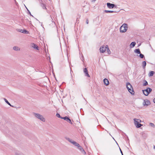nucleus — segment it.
<instances>
[{
	"label": "nucleus",
	"instance_id": "f257e3e1",
	"mask_svg": "<svg viewBox=\"0 0 155 155\" xmlns=\"http://www.w3.org/2000/svg\"><path fill=\"white\" fill-rule=\"evenodd\" d=\"M126 87L128 91L132 94H134V92L133 88L129 82H127L126 84Z\"/></svg>",
	"mask_w": 155,
	"mask_h": 155
},
{
	"label": "nucleus",
	"instance_id": "f03ea898",
	"mask_svg": "<svg viewBox=\"0 0 155 155\" xmlns=\"http://www.w3.org/2000/svg\"><path fill=\"white\" fill-rule=\"evenodd\" d=\"M127 25L124 24L120 28V31L121 32L124 33L126 32L127 29Z\"/></svg>",
	"mask_w": 155,
	"mask_h": 155
},
{
	"label": "nucleus",
	"instance_id": "7ed1b4c3",
	"mask_svg": "<svg viewBox=\"0 0 155 155\" xmlns=\"http://www.w3.org/2000/svg\"><path fill=\"white\" fill-rule=\"evenodd\" d=\"M152 91V89L149 87H147L146 89L142 90L143 94L146 96H148Z\"/></svg>",
	"mask_w": 155,
	"mask_h": 155
},
{
	"label": "nucleus",
	"instance_id": "20e7f679",
	"mask_svg": "<svg viewBox=\"0 0 155 155\" xmlns=\"http://www.w3.org/2000/svg\"><path fill=\"white\" fill-rule=\"evenodd\" d=\"M76 144H74V145L75 146H77L78 147V149L81 151L82 153L84 155L86 154V152L83 149L82 147L80 145L79 143L76 142Z\"/></svg>",
	"mask_w": 155,
	"mask_h": 155
},
{
	"label": "nucleus",
	"instance_id": "39448f33",
	"mask_svg": "<svg viewBox=\"0 0 155 155\" xmlns=\"http://www.w3.org/2000/svg\"><path fill=\"white\" fill-rule=\"evenodd\" d=\"M34 115L35 117L40 119L41 120L44 122L45 121V119L43 117V116L41 114H38L34 113Z\"/></svg>",
	"mask_w": 155,
	"mask_h": 155
},
{
	"label": "nucleus",
	"instance_id": "423d86ee",
	"mask_svg": "<svg viewBox=\"0 0 155 155\" xmlns=\"http://www.w3.org/2000/svg\"><path fill=\"white\" fill-rule=\"evenodd\" d=\"M83 7L84 11L85 13L87 12L89 9V5L86 3V5H83Z\"/></svg>",
	"mask_w": 155,
	"mask_h": 155
},
{
	"label": "nucleus",
	"instance_id": "0eeeda50",
	"mask_svg": "<svg viewBox=\"0 0 155 155\" xmlns=\"http://www.w3.org/2000/svg\"><path fill=\"white\" fill-rule=\"evenodd\" d=\"M107 48H108V45H106L105 46L103 45L101 47L100 49V52L102 53H104L107 50Z\"/></svg>",
	"mask_w": 155,
	"mask_h": 155
},
{
	"label": "nucleus",
	"instance_id": "6e6552de",
	"mask_svg": "<svg viewBox=\"0 0 155 155\" xmlns=\"http://www.w3.org/2000/svg\"><path fill=\"white\" fill-rule=\"evenodd\" d=\"M143 104L144 106H148L150 104V102L149 100L148 99H145L144 100Z\"/></svg>",
	"mask_w": 155,
	"mask_h": 155
},
{
	"label": "nucleus",
	"instance_id": "1a4fd4ad",
	"mask_svg": "<svg viewBox=\"0 0 155 155\" xmlns=\"http://www.w3.org/2000/svg\"><path fill=\"white\" fill-rule=\"evenodd\" d=\"M107 7L110 8H113L114 7L116 8V7L115 4H111L109 2L107 3Z\"/></svg>",
	"mask_w": 155,
	"mask_h": 155
},
{
	"label": "nucleus",
	"instance_id": "9d476101",
	"mask_svg": "<svg viewBox=\"0 0 155 155\" xmlns=\"http://www.w3.org/2000/svg\"><path fill=\"white\" fill-rule=\"evenodd\" d=\"M65 138L67 140L73 144L74 145V144H77L76 142L73 140H72L70 139L69 138L65 137Z\"/></svg>",
	"mask_w": 155,
	"mask_h": 155
},
{
	"label": "nucleus",
	"instance_id": "9b49d317",
	"mask_svg": "<svg viewBox=\"0 0 155 155\" xmlns=\"http://www.w3.org/2000/svg\"><path fill=\"white\" fill-rule=\"evenodd\" d=\"M84 72L85 73V75L88 77H90V75L88 74V71L86 68H84Z\"/></svg>",
	"mask_w": 155,
	"mask_h": 155
},
{
	"label": "nucleus",
	"instance_id": "f8f14e48",
	"mask_svg": "<svg viewBox=\"0 0 155 155\" xmlns=\"http://www.w3.org/2000/svg\"><path fill=\"white\" fill-rule=\"evenodd\" d=\"M40 6L43 9H45L46 10V11L48 13H49L48 10L47 9V8L44 4L43 3H40Z\"/></svg>",
	"mask_w": 155,
	"mask_h": 155
},
{
	"label": "nucleus",
	"instance_id": "ddd939ff",
	"mask_svg": "<svg viewBox=\"0 0 155 155\" xmlns=\"http://www.w3.org/2000/svg\"><path fill=\"white\" fill-rule=\"evenodd\" d=\"M31 47L37 50H38V47L37 45L33 43L31 44Z\"/></svg>",
	"mask_w": 155,
	"mask_h": 155
},
{
	"label": "nucleus",
	"instance_id": "4468645a",
	"mask_svg": "<svg viewBox=\"0 0 155 155\" xmlns=\"http://www.w3.org/2000/svg\"><path fill=\"white\" fill-rule=\"evenodd\" d=\"M104 83V84H105L106 86L108 85L109 83L108 80L106 78H105L103 80Z\"/></svg>",
	"mask_w": 155,
	"mask_h": 155
},
{
	"label": "nucleus",
	"instance_id": "2eb2a0df",
	"mask_svg": "<svg viewBox=\"0 0 155 155\" xmlns=\"http://www.w3.org/2000/svg\"><path fill=\"white\" fill-rule=\"evenodd\" d=\"M119 11H109V10H105L104 12L106 13H117L118 12H119Z\"/></svg>",
	"mask_w": 155,
	"mask_h": 155
},
{
	"label": "nucleus",
	"instance_id": "dca6fc26",
	"mask_svg": "<svg viewBox=\"0 0 155 155\" xmlns=\"http://www.w3.org/2000/svg\"><path fill=\"white\" fill-rule=\"evenodd\" d=\"M13 49L15 51H19L20 48L18 46H15L13 47Z\"/></svg>",
	"mask_w": 155,
	"mask_h": 155
},
{
	"label": "nucleus",
	"instance_id": "f3484780",
	"mask_svg": "<svg viewBox=\"0 0 155 155\" xmlns=\"http://www.w3.org/2000/svg\"><path fill=\"white\" fill-rule=\"evenodd\" d=\"M142 65L143 69H145L146 65V62L145 61H143L142 63Z\"/></svg>",
	"mask_w": 155,
	"mask_h": 155
},
{
	"label": "nucleus",
	"instance_id": "a211bd4d",
	"mask_svg": "<svg viewBox=\"0 0 155 155\" xmlns=\"http://www.w3.org/2000/svg\"><path fill=\"white\" fill-rule=\"evenodd\" d=\"M134 52L137 54H140V50L139 48L136 49L134 50Z\"/></svg>",
	"mask_w": 155,
	"mask_h": 155
},
{
	"label": "nucleus",
	"instance_id": "6ab92c4d",
	"mask_svg": "<svg viewBox=\"0 0 155 155\" xmlns=\"http://www.w3.org/2000/svg\"><path fill=\"white\" fill-rule=\"evenodd\" d=\"M136 44V43L135 42H132L130 45V48H133L135 46Z\"/></svg>",
	"mask_w": 155,
	"mask_h": 155
},
{
	"label": "nucleus",
	"instance_id": "aec40b11",
	"mask_svg": "<svg viewBox=\"0 0 155 155\" xmlns=\"http://www.w3.org/2000/svg\"><path fill=\"white\" fill-rule=\"evenodd\" d=\"M4 100L5 101V102L7 103L8 105H10V106H11V107H14L8 101V100L5 98H4Z\"/></svg>",
	"mask_w": 155,
	"mask_h": 155
},
{
	"label": "nucleus",
	"instance_id": "412c9836",
	"mask_svg": "<svg viewBox=\"0 0 155 155\" xmlns=\"http://www.w3.org/2000/svg\"><path fill=\"white\" fill-rule=\"evenodd\" d=\"M154 73H155V72L154 71H151L149 72V73L148 74V75L149 77L152 76L153 75V74H154Z\"/></svg>",
	"mask_w": 155,
	"mask_h": 155
},
{
	"label": "nucleus",
	"instance_id": "4be33fe9",
	"mask_svg": "<svg viewBox=\"0 0 155 155\" xmlns=\"http://www.w3.org/2000/svg\"><path fill=\"white\" fill-rule=\"evenodd\" d=\"M140 54L139 55H137V56H138L139 57L141 58H144L145 59L144 56L143 54H141V52L140 53V54Z\"/></svg>",
	"mask_w": 155,
	"mask_h": 155
},
{
	"label": "nucleus",
	"instance_id": "5701e85b",
	"mask_svg": "<svg viewBox=\"0 0 155 155\" xmlns=\"http://www.w3.org/2000/svg\"><path fill=\"white\" fill-rule=\"evenodd\" d=\"M137 128H140L143 126V125L140 123H138L136 125H135Z\"/></svg>",
	"mask_w": 155,
	"mask_h": 155
},
{
	"label": "nucleus",
	"instance_id": "b1692460",
	"mask_svg": "<svg viewBox=\"0 0 155 155\" xmlns=\"http://www.w3.org/2000/svg\"><path fill=\"white\" fill-rule=\"evenodd\" d=\"M68 122L71 124H73L71 121V120L68 117V118L67 119V120H66Z\"/></svg>",
	"mask_w": 155,
	"mask_h": 155
},
{
	"label": "nucleus",
	"instance_id": "393cba45",
	"mask_svg": "<svg viewBox=\"0 0 155 155\" xmlns=\"http://www.w3.org/2000/svg\"><path fill=\"white\" fill-rule=\"evenodd\" d=\"M134 124L135 125H136L137 124H138V120H137V119H136V118H134Z\"/></svg>",
	"mask_w": 155,
	"mask_h": 155
},
{
	"label": "nucleus",
	"instance_id": "a878e982",
	"mask_svg": "<svg viewBox=\"0 0 155 155\" xmlns=\"http://www.w3.org/2000/svg\"><path fill=\"white\" fill-rule=\"evenodd\" d=\"M22 33L24 34H27L28 33V31L25 29L23 30V31H22Z\"/></svg>",
	"mask_w": 155,
	"mask_h": 155
},
{
	"label": "nucleus",
	"instance_id": "bb28decb",
	"mask_svg": "<svg viewBox=\"0 0 155 155\" xmlns=\"http://www.w3.org/2000/svg\"><path fill=\"white\" fill-rule=\"evenodd\" d=\"M144 82L143 83V86H146L148 85V82L147 81H146V80H144Z\"/></svg>",
	"mask_w": 155,
	"mask_h": 155
},
{
	"label": "nucleus",
	"instance_id": "cd10ccee",
	"mask_svg": "<svg viewBox=\"0 0 155 155\" xmlns=\"http://www.w3.org/2000/svg\"><path fill=\"white\" fill-rule=\"evenodd\" d=\"M56 116L57 117L59 118H60L61 119V118L62 117L60 116V114L59 113H58L56 114Z\"/></svg>",
	"mask_w": 155,
	"mask_h": 155
},
{
	"label": "nucleus",
	"instance_id": "c85d7f7f",
	"mask_svg": "<svg viewBox=\"0 0 155 155\" xmlns=\"http://www.w3.org/2000/svg\"><path fill=\"white\" fill-rule=\"evenodd\" d=\"M68 117L67 116H65L64 117H62L61 118V119H64V120H66L68 118Z\"/></svg>",
	"mask_w": 155,
	"mask_h": 155
},
{
	"label": "nucleus",
	"instance_id": "c756f323",
	"mask_svg": "<svg viewBox=\"0 0 155 155\" xmlns=\"http://www.w3.org/2000/svg\"><path fill=\"white\" fill-rule=\"evenodd\" d=\"M150 125L152 127H155V125H154V124L153 123H150Z\"/></svg>",
	"mask_w": 155,
	"mask_h": 155
},
{
	"label": "nucleus",
	"instance_id": "7c9ffc66",
	"mask_svg": "<svg viewBox=\"0 0 155 155\" xmlns=\"http://www.w3.org/2000/svg\"><path fill=\"white\" fill-rule=\"evenodd\" d=\"M107 52L109 54H110L111 53L109 49L108 48H108H107Z\"/></svg>",
	"mask_w": 155,
	"mask_h": 155
},
{
	"label": "nucleus",
	"instance_id": "2f4dec72",
	"mask_svg": "<svg viewBox=\"0 0 155 155\" xmlns=\"http://www.w3.org/2000/svg\"><path fill=\"white\" fill-rule=\"evenodd\" d=\"M80 17V15L78 14L77 16V21H78V19Z\"/></svg>",
	"mask_w": 155,
	"mask_h": 155
},
{
	"label": "nucleus",
	"instance_id": "473e14b6",
	"mask_svg": "<svg viewBox=\"0 0 155 155\" xmlns=\"http://www.w3.org/2000/svg\"><path fill=\"white\" fill-rule=\"evenodd\" d=\"M88 22H89L88 20V19H87L86 20V24H88Z\"/></svg>",
	"mask_w": 155,
	"mask_h": 155
},
{
	"label": "nucleus",
	"instance_id": "72a5a7b5",
	"mask_svg": "<svg viewBox=\"0 0 155 155\" xmlns=\"http://www.w3.org/2000/svg\"><path fill=\"white\" fill-rule=\"evenodd\" d=\"M18 30H19L18 31L19 32H21L22 33V31H23V30L21 29H19Z\"/></svg>",
	"mask_w": 155,
	"mask_h": 155
},
{
	"label": "nucleus",
	"instance_id": "f704fd0d",
	"mask_svg": "<svg viewBox=\"0 0 155 155\" xmlns=\"http://www.w3.org/2000/svg\"><path fill=\"white\" fill-rule=\"evenodd\" d=\"M27 10H28V13H29V14L30 15H31V16H33V15H31V12H30V11H29V10H28V9H27Z\"/></svg>",
	"mask_w": 155,
	"mask_h": 155
},
{
	"label": "nucleus",
	"instance_id": "c9c22d12",
	"mask_svg": "<svg viewBox=\"0 0 155 155\" xmlns=\"http://www.w3.org/2000/svg\"><path fill=\"white\" fill-rule=\"evenodd\" d=\"M139 123H140L141 122V121L139 119H137Z\"/></svg>",
	"mask_w": 155,
	"mask_h": 155
},
{
	"label": "nucleus",
	"instance_id": "e433bc0d",
	"mask_svg": "<svg viewBox=\"0 0 155 155\" xmlns=\"http://www.w3.org/2000/svg\"><path fill=\"white\" fill-rule=\"evenodd\" d=\"M96 0H91L92 3H94Z\"/></svg>",
	"mask_w": 155,
	"mask_h": 155
},
{
	"label": "nucleus",
	"instance_id": "4c0bfd02",
	"mask_svg": "<svg viewBox=\"0 0 155 155\" xmlns=\"http://www.w3.org/2000/svg\"><path fill=\"white\" fill-rule=\"evenodd\" d=\"M81 60H82L83 61L84 60V57H83V56H82V58H81Z\"/></svg>",
	"mask_w": 155,
	"mask_h": 155
},
{
	"label": "nucleus",
	"instance_id": "58836bf2",
	"mask_svg": "<svg viewBox=\"0 0 155 155\" xmlns=\"http://www.w3.org/2000/svg\"><path fill=\"white\" fill-rule=\"evenodd\" d=\"M119 149H120V153H121V154H122V153H123V152H122V151L121 150V149H120V147H119Z\"/></svg>",
	"mask_w": 155,
	"mask_h": 155
},
{
	"label": "nucleus",
	"instance_id": "ea45409f",
	"mask_svg": "<svg viewBox=\"0 0 155 155\" xmlns=\"http://www.w3.org/2000/svg\"><path fill=\"white\" fill-rule=\"evenodd\" d=\"M153 102H154V103H155V98H154L153 99Z\"/></svg>",
	"mask_w": 155,
	"mask_h": 155
},
{
	"label": "nucleus",
	"instance_id": "a19ab883",
	"mask_svg": "<svg viewBox=\"0 0 155 155\" xmlns=\"http://www.w3.org/2000/svg\"><path fill=\"white\" fill-rule=\"evenodd\" d=\"M50 17H51V18H51V16H50Z\"/></svg>",
	"mask_w": 155,
	"mask_h": 155
},
{
	"label": "nucleus",
	"instance_id": "79ce46f5",
	"mask_svg": "<svg viewBox=\"0 0 155 155\" xmlns=\"http://www.w3.org/2000/svg\"><path fill=\"white\" fill-rule=\"evenodd\" d=\"M122 155H123V153H122V154H121Z\"/></svg>",
	"mask_w": 155,
	"mask_h": 155
}]
</instances>
